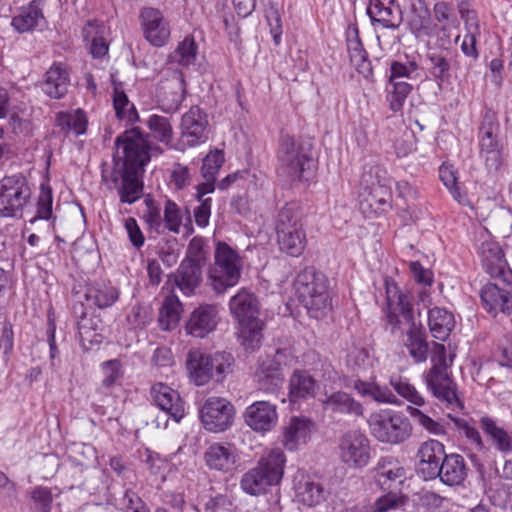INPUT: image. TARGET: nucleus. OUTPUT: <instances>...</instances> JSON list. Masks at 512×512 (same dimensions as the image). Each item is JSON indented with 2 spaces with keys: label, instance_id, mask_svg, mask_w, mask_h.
<instances>
[{
  "label": "nucleus",
  "instance_id": "f257e3e1",
  "mask_svg": "<svg viewBox=\"0 0 512 512\" xmlns=\"http://www.w3.org/2000/svg\"><path fill=\"white\" fill-rule=\"evenodd\" d=\"M147 138L148 135L139 128L120 134L115 140L112 170L109 173L102 170L103 182L111 183L110 188L117 190L121 203L133 204L141 198L145 166L152 156L163 153L160 146L150 143Z\"/></svg>",
  "mask_w": 512,
  "mask_h": 512
},
{
  "label": "nucleus",
  "instance_id": "f03ea898",
  "mask_svg": "<svg viewBox=\"0 0 512 512\" xmlns=\"http://www.w3.org/2000/svg\"><path fill=\"white\" fill-rule=\"evenodd\" d=\"M475 245L483 269L492 279L480 290L484 309L494 317L499 313L512 314V269L505 259L502 248L484 227L476 230Z\"/></svg>",
  "mask_w": 512,
  "mask_h": 512
},
{
  "label": "nucleus",
  "instance_id": "7ed1b4c3",
  "mask_svg": "<svg viewBox=\"0 0 512 512\" xmlns=\"http://www.w3.org/2000/svg\"><path fill=\"white\" fill-rule=\"evenodd\" d=\"M312 143L281 131L276 151L277 172L291 182L308 180L313 163Z\"/></svg>",
  "mask_w": 512,
  "mask_h": 512
},
{
  "label": "nucleus",
  "instance_id": "20e7f679",
  "mask_svg": "<svg viewBox=\"0 0 512 512\" xmlns=\"http://www.w3.org/2000/svg\"><path fill=\"white\" fill-rule=\"evenodd\" d=\"M432 366L424 373V380L428 390L440 402L451 408H463V403L457 394V384L449 373L446 348L443 344L434 343Z\"/></svg>",
  "mask_w": 512,
  "mask_h": 512
},
{
  "label": "nucleus",
  "instance_id": "39448f33",
  "mask_svg": "<svg viewBox=\"0 0 512 512\" xmlns=\"http://www.w3.org/2000/svg\"><path fill=\"white\" fill-rule=\"evenodd\" d=\"M286 457L282 450L272 449L260 458L257 465L241 478L242 490L252 496L264 494L270 486L277 485L284 474Z\"/></svg>",
  "mask_w": 512,
  "mask_h": 512
},
{
  "label": "nucleus",
  "instance_id": "423d86ee",
  "mask_svg": "<svg viewBox=\"0 0 512 512\" xmlns=\"http://www.w3.org/2000/svg\"><path fill=\"white\" fill-rule=\"evenodd\" d=\"M295 289L299 301L312 317L318 319L330 308L331 297L324 274L305 269L296 277Z\"/></svg>",
  "mask_w": 512,
  "mask_h": 512
},
{
  "label": "nucleus",
  "instance_id": "0eeeda50",
  "mask_svg": "<svg viewBox=\"0 0 512 512\" xmlns=\"http://www.w3.org/2000/svg\"><path fill=\"white\" fill-rule=\"evenodd\" d=\"M232 357L228 353L209 354L201 349H191L186 356V369L191 382L203 386L211 380L221 382L230 367Z\"/></svg>",
  "mask_w": 512,
  "mask_h": 512
},
{
  "label": "nucleus",
  "instance_id": "6e6552de",
  "mask_svg": "<svg viewBox=\"0 0 512 512\" xmlns=\"http://www.w3.org/2000/svg\"><path fill=\"white\" fill-rule=\"evenodd\" d=\"M368 427L371 435L379 442L399 445L407 441L413 431L409 418L402 412L381 409L370 414Z\"/></svg>",
  "mask_w": 512,
  "mask_h": 512
},
{
  "label": "nucleus",
  "instance_id": "1a4fd4ad",
  "mask_svg": "<svg viewBox=\"0 0 512 512\" xmlns=\"http://www.w3.org/2000/svg\"><path fill=\"white\" fill-rule=\"evenodd\" d=\"M387 311L386 321L392 335L405 337L418 328L413 314V305L407 294L400 293L396 284L386 281Z\"/></svg>",
  "mask_w": 512,
  "mask_h": 512
},
{
  "label": "nucleus",
  "instance_id": "9d476101",
  "mask_svg": "<svg viewBox=\"0 0 512 512\" xmlns=\"http://www.w3.org/2000/svg\"><path fill=\"white\" fill-rule=\"evenodd\" d=\"M215 263L209 272L212 289L224 293L235 286L241 277L242 259L238 252L225 242H218L215 249Z\"/></svg>",
  "mask_w": 512,
  "mask_h": 512
},
{
  "label": "nucleus",
  "instance_id": "9b49d317",
  "mask_svg": "<svg viewBox=\"0 0 512 512\" xmlns=\"http://www.w3.org/2000/svg\"><path fill=\"white\" fill-rule=\"evenodd\" d=\"M383 172L379 167H371L361 177L362 191L359 194V207L363 214L370 216L391 209L392 192L386 179H380Z\"/></svg>",
  "mask_w": 512,
  "mask_h": 512
},
{
  "label": "nucleus",
  "instance_id": "f8f14e48",
  "mask_svg": "<svg viewBox=\"0 0 512 512\" xmlns=\"http://www.w3.org/2000/svg\"><path fill=\"white\" fill-rule=\"evenodd\" d=\"M31 197L32 189L24 174L4 176L0 179V216L22 217L24 209L30 204Z\"/></svg>",
  "mask_w": 512,
  "mask_h": 512
},
{
  "label": "nucleus",
  "instance_id": "ddd939ff",
  "mask_svg": "<svg viewBox=\"0 0 512 512\" xmlns=\"http://www.w3.org/2000/svg\"><path fill=\"white\" fill-rule=\"evenodd\" d=\"M277 241L281 251L298 257L306 247V234L300 221V214L294 205L284 206L276 222Z\"/></svg>",
  "mask_w": 512,
  "mask_h": 512
},
{
  "label": "nucleus",
  "instance_id": "4468645a",
  "mask_svg": "<svg viewBox=\"0 0 512 512\" xmlns=\"http://www.w3.org/2000/svg\"><path fill=\"white\" fill-rule=\"evenodd\" d=\"M339 457L349 468L361 469L371 458L370 441L358 430L344 433L339 439Z\"/></svg>",
  "mask_w": 512,
  "mask_h": 512
},
{
  "label": "nucleus",
  "instance_id": "2eb2a0df",
  "mask_svg": "<svg viewBox=\"0 0 512 512\" xmlns=\"http://www.w3.org/2000/svg\"><path fill=\"white\" fill-rule=\"evenodd\" d=\"M234 417L233 404L222 397H209L200 409L201 423L209 432L226 431L233 424Z\"/></svg>",
  "mask_w": 512,
  "mask_h": 512
},
{
  "label": "nucleus",
  "instance_id": "dca6fc26",
  "mask_svg": "<svg viewBox=\"0 0 512 512\" xmlns=\"http://www.w3.org/2000/svg\"><path fill=\"white\" fill-rule=\"evenodd\" d=\"M139 21L144 38L154 47L165 46L171 36L169 22L163 13L154 7H143L140 10Z\"/></svg>",
  "mask_w": 512,
  "mask_h": 512
},
{
  "label": "nucleus",
  "instance_id": "f3484780",
  "mask_svg": "<svg viewBox=\"0 0 512 512\" xmlns=\"http://www.w3.org/2000/svg\"><path fill=\"white\" fill-rule=\"evenodd\" d=\"M446 456L445 446L440 441L430 439L421 443L416 453L417 474L426 481L438 478L439 467Z\"/></svg>",
  "mask_w": 512,
  "mask_h": 512
},
{
  "label": "nucleus",
  "instance_id": "a211bd4d",
  "mask_svg": "<svg viewBox=\"0 0 512 512\" xmlns=\"http://www.w3.org/2000/svg\"><path fill=\"white\" fill-rule=\"evenodd\" d=\"M208 125L207 114L199 106H192L181 118L180 128L183 143L194 147L206 142Z\"/></svg>",
  "mask_w": 512,
  "mask_h": 512
},
{
  "label": "nucleus",
  "instance_id": "6ab92c4d",
  "mask_svg": "<svg viewBox=\"0 0 512 512\" xmlns=\"http://www.w3.org/2000/svg\"><path fill=\"white\" fill-rule=\"evenodd\" d=\"M320 403L322 410L332 417L347 415L359 418L364 416L363 405L351 394L342 390L326 392L324 398L320 399Z\"/></svg>",
  "mask_w": 512,
  "mask_h": 512
},
{
  "label": "nucleus",
  "instance_id": "aec40b11",
  "mask_svg": "<svg viewBox=\"0 0 512 512\" xmlns=\"http://www.w3.org/2000/svg\"><path fill=\"white\" fill-rule=\"evenodd\" d=\"M219 309L215 304H201L190 314L185 329L189 335L204 338L215 330L219 322Z\"/></svg>",
  "mask_w": 512,
  "mask_h": 512
},
{
  "label": "nucleus",
  "instance_id": "412c9836",
  "mask_svg": "<svg viewBox=\"0 0 512 512\" xmlns=\"http://www.w3.org/2000/svg\"><path fill=\"white\" fill-rule=\"evenodd\" d=\"M244 420L255 432L271 431L278 422L277 407L268 401H256L246 408Z\"/></svg>",
  "mask_w": 512,
  "mask_h": 512
},
{
  "label": "nucleus",
  "instance_id": "4be33fe9",
  "mask_svg": "<svg viewBox=\"0 0 512 512\" xmlns=\"http://www.w3.org/2000/svg\"><path fill=\"white\" fill-rule=\"evenodd\" d=\"M154 403L167 416L179 422L185 414L184 402L179 393L163 383H156L151 388Z\"/></svg>",
  "mask_w": 512,
  "mask_h": 512
},
{
  "label": "nucleus",
  "instance_id": "5701e85b",
  "mask_svg": "<svg viewBox=\"0 0 512 512\" xmlns=\"http://www.w3.org/2000/svg\"><path fill=\"white\" fill-rule=\"evenodd\" d=\"M367 14L372 24L379 23L389 29L398 28L403 21L402 11L395 0H369Z\"/></svg>",
  "mask_w": 512,
  "mask_h": 512
},
{
  "label": "nucleus",
  "instance_id": "b1692460",
  "mask_svg": "<svg viewBox=\"0 0 512 512\" xmlns=\"http://www.w3.org/2000/svg\"><path fill=\"white\" fill-rule=\"evenodd\" d=\"M407 24L417 39L429 38L437 29V24L433 23L430 11L423 0L411 1Z\"/></svg>",
  "mask_w": 512,
  "mask_h": 512
},
{
  "label": "nucleus",
  "instance_id": "393cba45",
  "mask_svg": "<svg viewBox=\"0 0 512 512\" xmlns=\"http://www.w3.org/2000/svg\"><path fill=\"white\" fill-rule=\"evenodd\" d=\"M258 389L266 393H275L284 383L283 368L279 362L267 357L262 360L254 374Z\"/></svg>",
  "mask_w": 512,
  "mask_h": 512
},
{
  "label": "nucleus",
  "instance_id": "a878e982",
  "mask_svg": "<svg viewBox=\"0 0 512 512\" xmlns=\"http://www.w3.org/2000/svg\"><path fill=\"white\" fill-rule=\"evenodd\" d=\"M315 424L306 417L294 416L283 427L282 444L289 450L294 451L300 445L305 444L310 438Z\"/></svg>",
  "mask_w": 512,
  "mask_h": 512
},
{
  "label": "nucleus",
  "instance_id": "bb28decb",
  "mask_svg": "<svg viewBox=\"0 0 512 512\" xmlns=\"http://www.w3.org/2000/svg\"><path fill=\"white\" fill-rule=\"evenodd\" d=\"M372 472L376 485L383 490L391 489L395 482L402 483L406 477L405 469L393 457L380 458Z\"/></svg>",
  "mask_w": 512,
  "mask_h": 512
},
{
  "label": "nucleus",
  "instance_id": "cd10ccee",
  "mask_svg": "<svg viewBox=\"0 0 512 512\" xmlns=\"http://www.w3.org/2000/svg\"><path fill=\"white\" fill-rule=\"evenodd\" d=\"M317 381L306 370L296 369L289 378L288 397L291 403L296 404L313 398L316 393Z\"/></svg>",
  "mask_w": 512,
  "mask_h": 512
},
{
  "label": "nucleus",
  "instance_id": "c85d7f7f",
  "mask_svg": "<svg viewBox=\"0 0 512 512\" xmlns=\"http://www.w3.org/2000/svg\"><path fill=\"white\" fill-rule=\"evenodd\" d=\"M347 51L349 54L350 62L365 78L372 76V66L368 59V54L363 47L359 37V31L356 26H351L347 29Z\"/></svg>",
  "mask_w": 512,
  "mask_h": 512
},
{
  "label": "nucleus",
  "instance_id": "c756f323",
  "mask_svg": "<svg viewBox=\"0 0 512 512\" xmlns=\"http://www.w3.org/2000/svg\"><path fill=\"white\" fill-rule=\"evenodd\" d=\"M173 278L175 286L184 295H193L202 282L201 264L192 260H183Z\"/></svg>",
  "mask_w": 512,
  "mask_h": 512
},
{
  "label": "nucleus",
  "instance_id": "7c9ffc66",
  "mask_svg": "<svg viewBox=\"0 0 512 512\" xmlns=\"http://www.w3.org/2000/svg\"><path fill=\"white\" fill-rule=\"evenodd\" d=\"M229 308L238 323L259 319L258 299L246 289H241L230 299Z\"/></svg>",
  "mask_w": 512,
  "mask_h": 512
},
{
  "label": "nucleus",
  "instance_id": "2f4dec72",
  "mask_svg": "<svg viewBox=\"0 0 512 512\" xmlns=\"http://www.w3.org/2000/svg\"><path fill=\"white\" fill-rule=\"evenodd\" d=\"M43 4V0H33L27 7H23L19 14L12 18L13 28L19 33H25L43 26L46 23Z\"/></svg>",
  "mask_w": 512,
  "mask_h": 512
},
{
  "label": "nucleus",
  "instance_id": "473e14b6",
  "mask_svg": "<svg viewBox=\"0 0 512 512\" xmlns=\"http://www.w3.org/2000/svg\"><path fill=\"white\" fill-rule=\"evenodd\" d=\"M467 467L463 456L447 454L439 467L438 478L447 486L461 485L467 477Z\"/></svg>",
  "mask_w": 512,
  "mask_h": 512
},
{
  "label": "nucleus",
  "instance_id": "72a5a7b5",
  "mask_svg": "<svg viewBox=\"0 0 512 512\" xmlns=\"http://www.w3.org/2000/svg\"><path fill=\"white\" fill-rule=\"evenodd\" d=\"M206 464L219 471H229L236 463L237 455L231 444L213 443L204 454Z\"/></svg>",
  "mask_w": 512,
  "mask_h": 512
},
{
  "label": "nucleus",
  "instance_id": "f704fd0d",
  "mask_svg": "<svg viewBox=\"0 0 512 512\" xmlns=\"http://www.w3.org/2000/svg\"><path fill=\"white\" fill-rule=\"evenodd\" d=\"M402 343L406 347L409 356L413 359L414 363H423L427 360L429 353H432L433 345L435 342L430 343L427 341V335L420 325L418 328L410 332L402 338Z\"/></svg>",
  "mask_w": 512,
  "mask_h": 512
},
{
  "label": "nucleus",
  "instance_id": "c9c22d12",
  "mask_svg": "<svg viewBox=\"0 0 512 512\" xmlns=\"http://www.w3.org/2000/svg\"><path fill=\"white\" fill-rule=\"evenodd\" d=\"M119 296V290L106 283L89 284L84 293L85 300L89 306L99 309L111 307L119 299Z\"/></svg>",
  "mask_w": 512,
  "mask_h": 512
},
{
  "label": "nucleus",
  "instance_id": "e433bc0d",
  "mask_svg": "<svg viewBox=\"0 0 512 512\" xmlns=\"http://www.w3.org/2000/svg\"><path fill=\"white\" fill-rule=\"evenodd\" d=\"M499 131L498 117L495 111L487 109L479 128L480 152L502 149L497 139Z\"/></svg>",
  "mask_w": 512,
  "mask_h": 512
},
{
  "label": "nucleus",
  "instance_id": "4c0bfd02",
  "mask_svg": "<svg viewBox=\"0 0 512 512\" xmlns=\"http://www.w3.org/2000/svg\"><path fill=\"white\" fill-rule=\"evenodd\" d=\"M69 73L62 64H54L46 72L43 91L51 98L60 99L68 91Z\"/></svg>",
  "mask_w": 512,
  "mask_h": 512
},
{
  "label": "nucleus",
  "instance_id": "58836bf2",
  "mask_svg": "<svg viewBox=\"0 0 512 512\" xmlns=\"http://www.w3.org/2000/svg\"><path fill=\"white\" fill-rule=\"evenodd\" d=\"M428 324L432 336L445 341L455 326L454 315L439 307H434L428 312Z\"/></svg>",
  "mask_w": 512,
  "mask_h": 512
},
{
  "label": "nucleus",
  "instance_id": "ea45409f",
  "mask_svg": "<svg viewBox=\"0 0 512 512\" xmlns=\"http://www.w3.org/2000/svg\"><path fill=\"white\" fill-rule=\"evenodd\" d=\"M104 32L105 26L98 20H90L83 27V38L89 43V50L94 58H102L108 53Z\"/></svg>",
  "mask_w": 512,
  "mask_h": 512
},
{
  "label": "nucleus",
  "instance_id": "a19ab883",
  "mask_svg": "<svg viewBox=\"0 0 512 512\" xmlns=\"http://www.w3.org/2000/svg\"><path fill=\"white\" fill-rule=\"evenodd\" d=\"M74 307V313L78 317L77 328L81 341L89 344L100 343L102 341L101 320L96 316L88 317L83 305Z\"/></svg>",
  "mask_w": 512,
  "mask_h": 512
},
{
  "label": "nucleus",
  "instance_id": "79ce46f5",
  "mask_svg": "<svg viewBox=\"0 0 512 512\" xmlns=\"http://www.w3.org/2000/svg\"><path fill=\"white\" fill-rule=\"evenodd\" d=\"M480 427L498 451L505 454L512 452V435L498 426L495 420L484 416L480 419Z\"/></svg>",
  "mask_w": 512,
  "mask_h": 512
},
{
  "label": "nucleus",
  "instance_id": "37998d69",
  "mask_svg": "<svg viewBox=\"0 0 512 512\" xmlns=\"http://www.w3.org/2000/svg\"><path fill=\"white\" fill-rule=\"evenodd\" d=\"M185 217L187 223L185 227L188 232H193L192 220L189 209H185V213L182 212L181 208L172 200L167 199L164 205V227L169 231L178 234L180 232V227L183 223V218Z\"/></svg>",
  "mask_w": 512,
  "mask_h": 512
},
{
  "label": "nucleus",
  "instance_id": "c03bdc74",
  "mask_svg": "<svg viewBox=\"0 0 512 512\" xmlns=\"http://www.w3.org/2000/svg\"><path fill=\"white\" fill-rule=\"evenodd\" d=\"M56 124L63 132L73 131L76 136H79L86 133L88 121L85 112L77 109L73 112L58 113Z\"/></svg>",
  "mask_w": 512,
  "mask_h": 512
},
{
  "label": "nucleus",
  "instance_id": "a18cd8bd",
  "mask_svg": "<svg viewBox=\"0 0 512 512\" xmlns=\"http://www.w3.org/2000/svg\"><path fill=\"white\" fill-rule=\"evenodd\" d=\"M451 53L446 51H430L427 54L429 70L431 75L438 82H445L450 79Z\"/></svg>",
  "mask_w": 512,
  "mask_h": 512
},
{
  "label": "nucleus",
  "instance_id": "49530a36",
  "mask_svg": "<svg viewBox=\"0 0 512 512\" xmlns=\"http://www.w3.org/2000/svg\"><path fill=\"white\" fill-rule=\"evenodd\" d=\"M296 495L299 502L308 507L316 506L325 499L323 486L311 480L300 481L296 488Z\"/></svg>",
  "mask_w": 512,
  "mask_h": 512
},
{
  "label": "nucleus",
  "instance_id": "de8ad7c7",
  "mask_svg": "<svg viewBox=\"0 0 512 512\" xmlns=\"http://www.w3.org/2000/svg\"><path fill=\"white\" fill-rule=\"evenodd\" d=\"M198 46L193 37H185L176 49L168 56L170 64H177L182 67H188L194 64L197 56Z\"/></svg>",
  "mask_w": 512,
  "mask_h": 512
},
{
  "label": "nucleus",
  "instance_id": "09e8293b",
  "mask_svg": "<svg viewBox=\"0 0 512 512\" xmlns=\"http://www.w3.org/2000/svg\"><path fill=\"white\" fill-rule=\"evenodd\" d=\"M113 107L119 120H125L131 124L139 121V115L134 104L129 101L126 93L118 86H115L113 91Z\"/></svg>",
  "mask_w": 512,
  "mask_h": 512
},
{
  "label": "nucleus",
  "instance_id": "8fccbe9b",
  "mask_svg": "<svg viewBox=\"0 0 512 512\" xmlns=\"http://www.w3.org/2000/svg\"><path fill=\"white\" fill-rule=\"evenodd\" d=\"M263 322L260 319L239 323V338L247 350L259 347L262 340Z\"/></svg>",
  "mask_w": 512,
  "mask_h": 512
},
{
  "label": "nucleus",
  "instance_id": "3c124183",
  "mask_svg": "<svg viewBox=\"0 0 512 512\" xmlns=\"http://www.w3.org/2000/svg\"><path fill=\"white\" fill-rule=\"evenodd\" d=\"M146 125L151 135L159 142L170 145L173 139V128L167 117L157 114L150 115Z\"/></svg>",
  "mask_w": 512,
  "mask_h": 512
},
{
  "label": "nucleus",
  "instance_id": "603ef678",
  "mask_svg": "<svg viewBox=\"0 0 512 512\" xmlns=\"http://www.w3.org/2000/svg\"><path fill=\"white\" fill-rule=\"evenodd\" d=\"M412 91V85L407 82H390L387 86V101L389 102L390 109L393 112H398L402 109L405 100L409 93Z\"/></svg>",
  "mask_w": 512,
  "mask_h": 512
},
{
  "label": "nucleus",
  "instance_id": "864d4df0",
  "mask_svg": "<svg viewBox=\"0 0 512 512\" xmlns=\"http://www.w3.org/2000/svg\"><path fill=\"white\" fill-rule=\"evenodd\" d=\"M439 178L450 191L452 197L460 204H465L466 197L460 191L457 184V171L453 165L442 164L439 168Z\"/></svg>",
  "mask_w": 512,
  "mask_h": 512
},
{
  "label": "nucleus",
  "instance_id": "5fc2aeb1",
  "mask_svg": "<svg viewBox=\"0 0 512 512\" xmlns=\"http://www.w3.org/2000/svg\"><path fill=\"white\" fill-rule=\"evenodd\" d=\"M184 80L181 78L164 91L162 96L163 110L166 112L177 111L185 98Z\"/></svg>",
  "mask_w": 512,
  "mask_h": 512
},
{
  "label": "nucleus",
  "instance_id": "6e6d98bb",
  "mask_svg": "<svg viewBox=\"0 0 512 512\" xmlns=\"http://www.w3.org/2000/svg\"><path fill=\"white\" fill-rule=\"evenodd\" d=\"M390 385L400 396L412 404L417 406H422L424 404V398L407 379L402 377H392L390 379Z\"/></svg>",
  "mask_w": 512,
  "mask_h": 512
},
{
  "label": "nucleus",
  "instance_id": "4d7b16f0",
  "mask_svg": "<svg viewBox=\"0 0 512 512\" xmlns=\"http://www.w3.org/2000/svg\"><path fill=\"white\" fill-rule=\"evenodd\" d=\"M405 504V499L394 492H387L378 497L369 507L368 512H389Z\"/></svg>",
  "mask_w": 512,
  "mask_h": 512
},
{
  "label": "nucleus",
  "instance_id": "13d9d810",
  "mask_svg": "<svg viewBox=\"0 0 512 512\" xmlns=\"http://www.w3.org/2000/svg\"><path fill=\"white\" fill-rule=\"evenodd\" d=\"M225 161L224 153L221 150L211 151L203 159L201 174L204 179H216L218 171Z\"/></svg>",
  "mask_w": 512,
  "mask_h": 512
},
{
  "label": "nucleus",
  "instance_id": "bf43d9fd",
  "mask_svg": "<svg viewBox=\"0 0 512 512\" xmlns=\"http://www.w3.org/2000/svg\"><path fill=\"white\" fill-rule=\"evenodd\" d=\"M52 203L53 196L50 187L41 186L40 193L37 200V212L30 222L34 223L36 220H49L52 216Z\"/></svg>",
  "mask_w": 512,
  "mask_h": 512
},
{
  "label": "nucleus",
  "instance_id": "052dcab7",
  "mask_svg": "<svg viewBox=\"0 0 512 512\" xmlns=\"http://www.w3.org/2000/svg\"><path fill=\"white\" fill-rule=\"evenodd\" d=\"M449 417L460 434H463L472 444L476 446L477 449H484V443L481 435L474 426H471L465 419L451 417L450 415Z\"/></svg>",
  "mask_w": 512,
  "mask_h": 512
},
{
  "label": "nucleus",
  "instance_id": "680f3d73",
  "mask_svg": "<svg viewBox=\"0 0 512 512\" xmlns=\"http://www.w3.org/2000/svg\"><path fill=\"white\" fill-rule=\"evenodd\" d=\"M122 512H141L148 508L138 493L132 489H126L119 500Z\"/></svg>",
  "mask_w": 512,
  "mask_h": 512
},
{
  "label": "nucleus",
  "instance_id": "e2e57ef3",
  "mask_svg": "<svg viewBox=\"0 0 512 512\" xmlns=\"http://www.w3.org/2000/svg\"><path fill=\"white\" fill-rule=\"evenodd\" d=\"M490 365L494 370L498 369L496 374L501 379L512 378V350L504 348Z\"/></svg>",
  "mask_w": 512,
  "mask_h": 512
},
{
  "label": "nucleus",
  "instance_id": "0e129e2a",
  "mask_svg": "<svg viewBox=\"0 0 512 512\" xmlns=\"http://www.w3.org/2000/svg\"><path fill=\"white\" fill-rule=\"evenodd\" d=\"M181 312V302L175 296H168L163 302V306L160 310V317H166L167 326L176 324L179 321Z\"/></svg>",
  "mask_w": 512,
  "mask_h": 512
},
{
  "label": "nucleus",
  "instance_id": "69168bd1",
  "mask_svg": "<svg viewBox=\"0 0 512 512\" xmlns=\"http://www.w3.org/2000/svg\"><path fill=\"white\" fill-rule=\"evenodd\" d=\"M410 416L416 421L419 425L425 428L430 433L440 435L445 433V429L442 424L433 420L428 415L424 414L418 408H409Z\"/></svg>",
  "mask_w": 512,
  "mask_h": 512
},
{
  "label": "nucleus",
  "instance_id": "338daca9",
  "mask_svg": "<svg viewBox=\"0 0 512 512\" xmlns=\"http://www.w3.org/2000/svg\"><path fill=\"white\" fill-rule=\"evenodd\" d=\"M31 498L40 512H50L53 496L49 488L43 486L35 487L31 492Z\"/></svg>",
  "mask_w": 512,
  "mask_h": 512
},
{
  "label": "nucleus",
  "instance_id": "774afa93",
  "mask_svg": "<svg viewBox=\"0 0 512 512\" xmlns=\"http://www.w3.org/2000/svg\"><path fill=\"white\" fill-rule=\"evenodd\" d=\"M105 377L102 380V385L105 388H110L122 378L121 365L118 360H109L102 364Z\"/></svg>",
  "mask_w": 512,
  "mask_h": 512
}]
</instances>
